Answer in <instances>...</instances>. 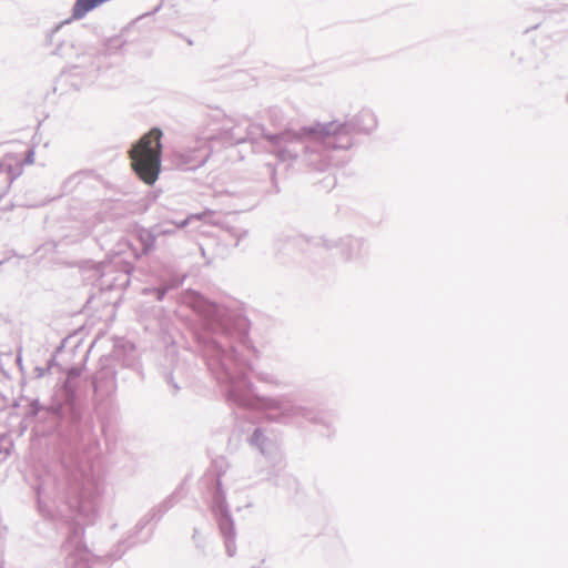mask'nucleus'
<instances>
[{
  "mask_svg": "<svg viewBox=\"0 0 568 568\" xmlns=\"http://www.w3.org/2000/svg\"><path fill=\"white\" fill-rule=\"evenodd\" d=\"M162 132L152 129L132 146L129 151L131 169L138 178L148 185H153L161 171V144Z\"/></svg>",
  "mask_w": 568,
  "mask_h": 568,
  "instance_id": "obj_1",
  "label": "nucleus"
},
{
  "mask_svg": "<svg viewBox=\"0 0 568 568\" xmlns=\"http://www.w3.org/2000/svg\"><path fill=\"white\" fill-rule=\"evenodd\" d=\"M32 155H33V153H32V152H29V154H28V159H27V162H28V163H32Z\"/></svg>",
  "mask_w": 568,
  "mask_h": 568,
  "instance_id": "obj_2",
  "label": "nucleus"
}]
</instances>
